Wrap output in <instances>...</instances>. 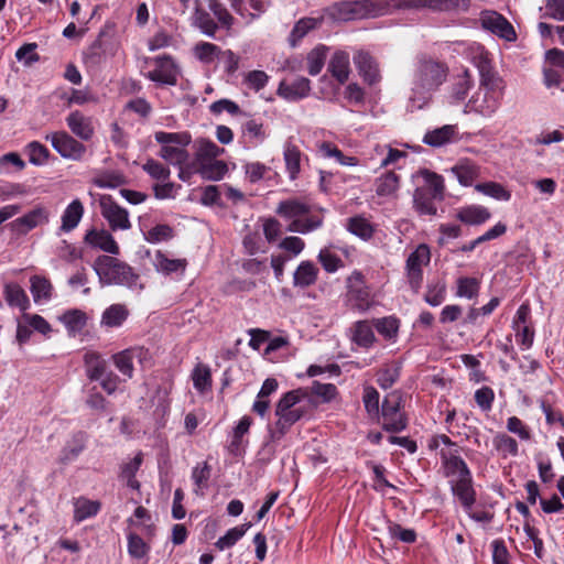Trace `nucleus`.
<instances>
[{"label": "nucleus", "instance_id": "obj_1", "mask_svg": "<svg viewBox=\"0 0 564 564\" xmlns=\"http://www.w3.org/2000/svg\"><path fill=\"white\" fill-rule=\"evenodd\" d=\"M313 400L308 389L297 388L281 395L275 404L276 416L274 435L281 437L300 420L308 415Z\"/></svg>", "mask_w": 564, "mask_h": 564}, {"label": "nucleus", "instance_id": "obj_2", "mask_svg": "<svg viewBox=\"0 0 564 564\" xmlns=\"http://www.w3.org/2000/svg\"><path fill=\"white\" fill-rule=\"evenodd\" d=\"M312 206L304 199L289 198L279 203L275 213L290 220V232L308 234L323 225V218L311 214Z\"/></svg>", "mask_w": 564, "mask_h": 564}, {"label": "nucleus", "instance_id": "obj_3", "mask_svg": "<svg viewBox=\"0 0 564 564\" xmlns=\"http://www.w3.org/2000/svg\"><path fill=\"white\" fill-rule=\"evenodd\" d=\"M94 271L99 283L104 285H124L132 288L137 284L139 275L126 262L110 256H99L94 262Z\"/></svg>", "mask_w": 564, "mask_h": 564}, {"label": "nucleus", "instance_id": "obj_4", "mask_svg": "<svg viewBox=\"0 0 564 564\" xmlns=\"http://www.w3.org/2000/svg\"><path fill=\"white\" fill-rule=\"evenodd\" d=\"M154 139L161 144L159 155L170 164L183 165L189 155L186 147L191 143V135L187 132H164L158 131Z\"/></svg>", "mask_w": 564, "mask_h": 564}, {"label": "nucleus", "instance_id": "obj_5", "mask_svg": "<svg viewBox=\"0 0 564 564\" xmlns=\"http://www.w3.org/2000/svg\"><path fill=\"white\" fill-rule=\"evenodd\" d=\"M346 283V303L350 308L365 313L373 306V296L360 271H354Z\"/></svg>", "mask_w": 564, "mask_h": 564}, {"label": "nucleus", "instance_id": "obj_6", "mask_svg": "<svg viewBox=\"0 0 564 564\" xmlns=\"http://www.w3.org/2000/svg\"><path fill=\"white\" fill-rule=\"evenodd\" d=\"M442 80L451 83L452 94L457 99L465 98L471 83L469 73H423L422 88L435 89Z\"/></svg>", "mask_w": 564, "mask_h": 564}, {"label": "nucleus", "instance_id": "obj_7", "mask_svg": "<svg viewBox=\"0 0 564 564\" xmlns=\"http://www.w3.org/2000/svg\"><path fill=\"white\" fill-rule=\"evenodd\" d=\"M53 149L66 160L82 161L87 148L66 131H56L45 137Z\"/></svg>", "mask_w": 564, "mask_h": 564}, {"label": "nucleus", "instance_id": "obj_8", "mask_svg": "<svg viewBox=\"0 0 564 564\" xmlns=\"http://www.w3.org/2000/svg\"><path fill=\"white\" fill-rule=\"evenodd\" d=\"M431 261V251L427 245L421 243L410 253L405 262L406 278L411 289L415 292L423 282V268Z\"/></svg>", "mask_w": 564, "mask_h": 564}, {"label": "nucleus", "instance_id": "obj_9", "mask_svg": "<svg viewBox=\"0 0 564 564\" xmlns=\"http://www.w3.org/2000/svg\"><path fill=\"white\" fill-rule=\"evenodd\" d=\"M479 21L482 29L501 40L507 42H516L518 39L513 25L501 13L495 10L481 11Z\"/></svg>", "mask_w": 564, "mask_h": 564}, {"label": "nucleus", "instance_id": "obj_10", "mask_svg": "<svg viewBox=\"0 0 564 564\" xmlns=\"http://www.w3.org/2000/svg\"><path fill=\"white\" fill-rule=\"evenodd\" d=\"M100 213L108 221L112 231L128 230L131 228L129 213L119 206L109 195H102L99 199Z\"/></svg>", "mask_w": 564, "mask_h": 564}, {"label": "nucleus", "instance_id": "obj_11", "mask_svg": "<svg viewBox=\"0 0 564 564\" xmlns=\"http://www.w3.org/2000/svg\"><path fill=\"white\" fill-rule=\"evenodd\" d=\"M50 220V212L44 206H36L25 215L14 219L11 224V230L19 234L25 235L30 230L47 224Z\"/></svg>", "mask_w": 564, "mask_h": 564}, {"label": "nucleus", "instance_id": "obj_12", "mask_svg": "<svg viewBox=\"0 0 564 564\" xmlns=\"http://www.w3.org/2000/svg\"><path fill=\"white\" fill-rule=\"evenodd\" d=\"M310 80L296 73H289L279 86L278 93L288 100H296L307 96L310 91Z\"/></svg>", "mask_w": 564, "mask_h": 564}, {"label": "nucleus", "instance_id": "obj_13", "mask_svg": "<svg viewBox=\"0 0 564 564\" xmlns=\"http://www.w3.org/2000/svg\"><path fill=\"white\" fill-rule=\"evenodd\" d=\"M382 427L389 432H400L406 427V419L397 398H386L382 403Z\"/></svg>", "mask_w": 564, "mask_h": 564}, {"label": "nucleus", "instance_id": "obj_14", "mask_svg": "<svg viewBox=\"0 0 564 564\" xmlns=\"http://www.w3.org/2000/svg\"><path fill=\"white\" fill-rule=\"evenodd\" d=\"M65 120L70 132L82 141H89L95 135L93 119L80 111H72Z\"/></svg>", "mask_w": 564, "mask_h": 564}, {"label": "nucleus", "instance_id": "obj_15", "mask_svg": "<svg viewBox=\"0 0 564 564\" xmlns=\"http://www.w3.org/2000/svg\"><path fill=\"white\" fill-rule=\"evenodd\" d=\"M377 7L378 4L373 1L364 0L339 2L334 6V9L336 10L340 18L349 20L364 13L377 14Z\"/></svg>", "mask_w": 564, "mask_h": 564}, {"label": "nucleus", "instance_id": "obj_16", "mask_svg": "<svg viewBox=\"0 0 564 564\" xmlns=\"http://www.w3.org/2000/svg\"><path fill=\"white\" fill-rule=\"evenodd\" d=\"M85 242L93 248L100 249L109 254L117 256L120 253V248L112 235L104 229H91L87 231Z\"/></svg>", "mask_w": 564, "mask_h": 564}, {"label": "nucleus", "instance_id": "obj_17", "mask_svg": "<svg viewBox=\"0 0 564 564\" xmlns=\"http://www.w3.org/2000/svg\"><path fill=\"white\" fill-rule=\"evenodd\" d=\"M144 355L145 351L142 348H129L115 354L112 356V361L123 377L131 379L134 371V359L141 360Z\"/></svg>", "mask_w": 564, "mask_h": 564}, {"label": "nucleus", "instance_id": "obj_18", "mask_svg": "<svg viewBox=\"0 0 564 564\" xmlns=\"http://www.w3.org/2000/svg\"><path fill=\"white\" fill-rule=\"evenodd\" d=\"M441 455L444 474L449 478V480H463L465 478H468L469 480L473 479L471 473L462 457L456 455H446L444 452H442Z\"/></svg>", "mask_w": 564, "mask_h": 564}, {"label": "nucleus", "instance_id": "obj_19", "mask_svg": "<svg viewBox=\"0 0 564 564\" xmlns=\"http://www.w3.org/2000/svg\"><path fill=\"white\" fill-rule=\"evenodd\" d=\"M400 176L394 171H387L375 181L376 194L379 197L394 199L400 188Z\"/></svg>", "mask_w": 564, "mask_h": 564}, {"label": "nucleus", "instance_id": "obj_20", "mask_svg": "<svg viewBox=\"0 0 564 564\" xmlns=\"http://www.w3.org/2000/svg\"><path fill=\"white\" fill-rule=\"evenodd\" d=\"M453 495L459 500L466 512L471 510L476 502V491L473 486V479L469 480H449Z\"/></svg>", "mask_w": 564, "mask_h": 564}, {"label": "nucleus", "instance_id": "obj_21", "mask_svg": "<svg viewBox=\"0 0 564 564\" xmlns=\"http://www.w3.org/2000/svg\"><path fill=\"white\" fill-rule=\"evenodd\" d=\"M3 297L10 307H18L23 313H25L31 305L26 292L14 282L4 284Z\"/></svg>", "mask_w": 564, "mask_h": 564}, {"label": "nucleus", "instance_id": "obj_22", "mask_svg": "<svg viewBox=\"0 0 564 564\" xmlns=\"http://www.w3.org/2000/svg\"><path fill=\"white\" fill-rule=\"evenodd\" d=\"M279 383L274 378L264 380L253 404L252 411L263 417L270 408V395L278 390Z\"/></svg>", "mask_w": 564, "mask_h": 564}, {"label": "nucleus", "instance_id": "obj_23", "mask_svg": "<svg viewBox=\"0 0 564 564\" xmlns=\"http://www.w3.org/2000/svg\"><path fill=\"white\" fill-rule=\"evenodd\" d=\"M129 316V310L124 304H112L107 307L100 319V326L106 328H117L122 326Z\"/></svg>", "mask_w": 564, "mask_h": 564}, {"label": "nucleus", "instance_id": "obj_24", "mask_svg": "<svg viewBox=\"0 0 564 564\" xmlns=\"http://www.w3.org/2000/svg\"><path fill=\"white\" fill-rule=\"evenodd\" d=\"M84 215V206L79 199H74L70 204L67 205L65 210L62 214L61 220V232H70L74 230Z\"/></svg>", "mask_w": 564, "mask_h": 564}, {"label": "nucleus", "instance_id": "obj_25", "mask_svg": "<svg viewBox=\"0 0 564 564\" xmlns=\"http://www.w3.org/2000/svg\"><path fill=\"white\" fill-rule=\"evenodd\" d=\"M456 134V126L446 124L432 131H427L423 137V142L427 145L437 148L452 142Z\"/></svg>", "mask_w": 564, "mask_h": 564}, {"label": "nucleus", "instance_id": "obj_26", "mask_svg": "<svg viewBox=\"0 0 564 564\" xmlns=\"http://www.w3.org/2000/svg\"><path fill=\"white\" fill-rule=\"evenodd\" d=\"M283 158L290 178L292 181L297 178L301 172L302 152L297 145L292 142L291 138L284 144Z\"/></svg>", "mask_w": 564, "mask_h": 564}, {"label": "nucleus", "instance_id": "obj_27", "mask_svg": "<svg viewBox=\"0 0 564 564\" xmlns=\"http://www.w3.org/2000/svg\"><path fill=\"white\" fill-rule=\"evenodd\" d=\"M155 270L162 274H171L174 272H184L187 267L186 259H170L162 251H156L153 258Z\"/></svg>", "mask_w": 564, "mask_h": 564}, {"label": "nucleus", "instance_id": "obj_28", "mask_svg": "<svg viewBox=\"0 0 564 564\" xmlns=\"http://www.w3.org/2000/svg\"><path fill=\"white\" fill-rule=\"evenodd\" d=\"M372 325L378 334L387 341H397L400 329V319L398 317L390 315L381 318H375L372 321Z\"/></svg>", "mask_w": 564, "mask_h": 564}, {"label": "nucleus", "instance_id": "obj_29", "mask_svg": "<svg viewBox=\"0 0 564 564\" xmlns=\"http://www.w3.org/2000/svg\"><path fill=\"white\" fill-rule=\"evenodd\" d=\"M30 291L35 303L48 302L53 295V285L45 276L32 275L30 278Z\"/></svg>", "mask_w": 564, "mask_h": 564}, {"label": "nucleus", "instance_id": "obj_30", "mask_svg": "<svg viewBox=\"0 0 564 564\" xmlns=\"http://www.w3.org/2000/svg\"><path fill=\"white\" fill-rule=\"evenodd\" d=\"M318 268L311 261H303L293 274V284L299 288L313 285L317 280Z\"/></svg>", "mask_w": 564, "mask_h": 564}, {"label": "nucleus", "instance_id": "obj_31", "mask_svg": "<svg viewBox=\"0 0 564 564\" xmlns=\"http://www.w3.org/2000/svg\"><path fill=\"white\" fill-rule=\"evenodd\" d=\"M322 23V19L316 18H302L300 19L289 35V44L292 47L297 46L301 40L311 31L317 29Z\"/></svg>", "mask_w": 564, "mask_h": 564}, {"label": "nucleus", "instance_id": "obj_32", "mask_svg": "<svg viewBox=\"0 0 564 564\" xmlns=\"http://www.w3.org/2000/svg\"><path fill=\"white\" fill-rule=\"evenodd\" d=\"M109 48L110 44L98 37L84 53L86 66L94 67L100 65L110 55Z\"/></svg>", "mask_w": 564, "mask_h": 564}, {"label": "nucleus", "instance_id": "obj_33", "mask_svg": "<svg viewBox=\"0 0 564 564\" xmlns=\"http://www.w3.org/2000/svg\"><path fill=\"white\" fill-rule=\"evenodd\" d=\"M460 184L468 186L479 177L480 169L469 160L460 161L452 169Z\"/></svg>", "mask_w": 564, "mask_h": 564}, {"label": "nucleus", "instance_id": "obj_34", "mask_svg": "<svg viewBox=\"0 0 564 564\" xmlns=\"http://www.w3.org/2000/svg\"><path fill=\"white\" fill-rule=\"evenodd\" d=\"M192 380L194 388L200 393L205 394L212 390V371L209 366L205 364H197L192 371Z\"/></svg>", "mask_w": 564, "mask_h": 564}, {"label": "nucleus", "instance_id": "obj_35", "mask_svg": "<svg viewBox=\"0 0 564 564\" xmlns=\"http://www.w3.org/2000/svg\"><path fill=\"white\" fill-rule=\"evenodd\" d=\"M99 510V501L79 497L74 501V520L76 522H82L90 517L96 516Z\"/></svg>", "mask_w": 564, "mask_h": 564}, {"label": "nucleus", "instance_id": "obj_36", "mask_svg": "<svg viewBox=\"0 0 564 564\" xmlns=\"http://www.w3.org/2000/svg\"><path fill=\"white\" fill-rule=\"evenodd\" d=\"M490 212L484 206H469L458 212L457 218L467 225H480L490 218Z\"/></svg>", "mask_w": 564, "mask_h": 564}, {"label": "nucleus", "instance_id": "obj_37", "mask_svg": "<svg viewBox=\"0 0 564 564\" xmlns=\"http://www.w3.org/2000/svg\"><path fill=\"white\" fill-rule=\"evenodd\" d=\"M372 326L368 321H359L354 325L352 340L360 347L369 348L376 341Z\"/></svg>", "mask_w": 564, "mask_h": 564}, {"label": "nucleus", "instance_id": "obj_38", "mask_svg": "<svg viewBox=\"0 0 564 564\" xmlns=\"http://www.w3.org/2000/svg\"><path fill=\"white\" fill-rule=\"evenodd\" d=\"M86 376L89 380L99 378L104 370L108 368L106 360L96 351H86L84 355Z\"/></svg>", "mask_w": 564, "mask_h": 564}, {"label": "nucleus", "instance_id": "obj_39", "mask_svg": "<svg viewBox=\"0 0 564 564\" xmlns=\"http://www.w3.org/2000/svg\"><path fill=\"white\" fill-rule=\"evenodd\" d=\"M223 153L224 149L219 148L214 142L206 139H200L196 142L195 165L209 160H215Z\"/></svg>", "mask_w": 564, "mask_h": 564}, {"label": "nucleus", "instance_id": "obj_40", "mask_svg": "<svg viewBox=\"0 0 564 564\" xmlns=\"http://www.w3.org/2000/svg\"><path fill=\"white\" fill-rule=\"evenodd\" d=\"M492 444L502 457H516L519 454L518 442L507 433H497L492 438Z\"/></svg>", "mask_w": 564, "mask_h": 564}, {"label": "nucleus", "instance_id": "obj_41", "mask_svg": "<svg viewBox=\"0 0 564 564\" xmlns=\"http://www.w3.org/2000/svg\"><path fill=\"white\" fill-rule=\"evenodd\" d=\"M438 199L434 195L429 194L427 191L415 189L413 194L414 208L420 215L434 216L436 214V206L434 200Z\"/></svg>", "mask_w": 564, "mask_h": 564}, {"label": "nucleus", "instance_id": "obj_42", "mask_svg": "<svg viewBox=\"0 0 564 564\" xmlns=\"http://www.w3.org/2000/svg\"><path fill=\"white\" fill-rule=\"evenodd\" d=\"M195 166L196 171L206 180L218 181L227 172V165L223 161L216 159L203 162Z\"/></svg>", "mask_w": 564, "mask_h": 564}, {"label": "nucleus", "instance_id": "obj_43", "mask_svg": "<svg viewBox=\"0 0 564 564\" xmlns=\"http://www.w3.org/2000/svg\"><path fill=\"white\" fill-rule=\"evenodd\" d=\"M318 152L324 158H333L339 164L346 166H356L358 165V159L356 156H347L345 155L335 144L330 142H322L318 144Z\"/></svg>", "mask_w": 564, "mask_h": 564}, {"label": "nucleus", "instance_id": "obj_44", "mask_svg": "<svg viewBox=\"0 0 564 564\" xmlns=\"http://www.w3.org/2000/svg\"><path fill=\"white\" fill-rule=\"evenodd\" d=\"M347 229L364 240L370 239L375 232L373 226L362 216H355L349 218L347 223Z\"/></svg>", "mask_w": 564, "mask_h": 564}, {"label": "nucleus", "instance_id": "obj_45", "mask_svg": "<svg viewBox=\"0 0 564 564\" xmlns=\"http://www.w3.org/2000/svg\"><path fill=\"white\" fill-rule=\"evenodd\" d=\"M425 184L417 189L427 191L429 194L438 197V200H442L444 197V180L441 175H437L430 171L422 172Z\"/></svg>", "mask_w": 564, "mask_h": 564}, {"label": "nucleus", "instance_id": "obj_46", "mask_svg": "<svg viewBox=\"0 0 564 564\" xmlns=\"http://www.w3.org/2000/svg\"><path fill=\"white\" fill-rule=\"evenodd\" d=\"M193 25L198 28L205 35L215 36L217 24L213 21L209 13L198 6L193 14Z\"/></svg>", "mask_w": 564, "mask_h": 564}, {"label": "nucleus", "instance_id": "obj_47", "mask_svg": "<svg viewBox=\"0 0 564 564\" xmlns=\"http://www.w3.org/2000/svg\"><path fill=\"white\" fill-rule=\"evenodd\" d=\"M247 433V416H242L239 420L238 425L235 427L230 442L228 444V451L234 456H242L243 454V446H242V438L245 434Z\"/></svg>", "mask_w": 564, "mask_h": 564}, {"label": "nucleus", "instance_id": "obj_48", "mask_svg": "<svg viewBox=\"0 0 564 564\" xmlns=\"http://www.w3.org/2000/svg\"><path fill=\"white\" fill-rule=\"evenodd\" d=\"M400 365L389 364L384 365L377 372V382L382 389L391 388L400 377Z\"/></svg>", "mask_w": 564, "mask_h": 564}, {"label": "nucleus", "instance_id": "obj_49", "mask_svg": "<svg viewBox=\"0 0 564 564\" xmlns=\"http://www.w3.org/2000/svg\"><path fill=\"white\" fill-rule=\"evenodd\" d=\"M456 296L464 299H475L480 289V282L476 278L462 276L457 279Z\"/></svg>", "mask_w": 564, "mask_h": 564}, {"label": "nucleus", "instance_id": "obj_50", "mask_svg": "<svg viewBox=\"0 0 564 564\" xmlns=\"http://www.w3.org/2000/svg\"><path fill=\"white\" fill-rule=\"evenodd\" d=\"M476 191L484 195L490 196L497 200L508 202L511 198V193L503 185L496 182L480 183L475 186Z\"/></svg>", "mask_w": 564, "mask_h": 564}, {"label": "nucleus", "instance_id": "obj_51", "mask_svg": "<svg viewBox=\"0 0 564 564\" xmlns=\"http://www.w3.org/2000/svg\"><path fill=\"white\" fill-rule=\"evenodd\" d=\"M61 321L69 332H79L85 327L87 317L79 310H69L62 315Z\"/></svg>", "mask_w": 564, "mask_h": 564}, {"label": "nucleus", "instance_id": "obj_52", "mask_svg": "<svg viewBox=\"0 0 564 564\" xmlns=\"http://www.w3.org/2000/svg\"><path fill=\"white\" fill-rule=\"evenodd\" d=\"M86 435L77 433L73 436L72 441L63 449V462L74 460L85 448Z\"/></svg>", "mask_w": 564, "mask_h": 564}, {"label": "nucleus", "instance_id": "obj_53", "mask_svg": "<svg viewBox=\"0 0 564 564\" xmlns=\"http://www.w3.org/2000/svg\"><path fill=\"white\" fill-rule=\"evenodd\" d=\"M329 52V47L318 44L307 54L308 70H322L325 65Z\"/></svg>", "mask_w": 564, "mask_h": 564}, {"label": "nucleus", "instance_id": "obj_54", "mask_svg": "<svg viewBox=\"0 0 564 564\" xmlns=\"http://www.w3.org/2000/svg\"><path fill=\"white\" fill-rule=\"evenodd\" d=\"M247 532V524L235 527L226 532V534L217 540L216 547L220 551L235 545Z\"/></svg>", "mask_w": 564, "mask_h": 564}, {"label": "nucleus", "instance_id": "obj_55", "mask_svg": "<svg viewBox=\"0 0 564 564\" xmlns=\"http://www.w3.org/2000/svg\"><path fill=\"white\" fill-rule=\"evenodd\" d=\"M173 236L174 230L170 225L160 224L149 229L144 234V239L150 243H159L172 239Z\"/></svg>", "mask_w": 564, "mask_h": 564}, {"label": "nucleus", "instance_id": "obj_56", "mask_svg": "<svg viewBox=\"0 0 564 564\" xmlns=\"http://www.w3.org/2000/svg\"><path fill=\"white\" fill-rule=\"evenodd\" d=\"M220 51L217 45L208 42H202L195 45L194 55L203 63H212L218 58Z\"/></svg>", "mask_w": 564, "mask_h": 564}, {"label": "nucleus", "instance_id": "obj_57", "mask_svg": "<svg viewBox=\"0 0 564 564\" xmlns=\"http://www.w3.org/2000/svg\"><path fill=\"white\" fill-rule=\"evenodd\" d=\"M433 10L441 12H466L471 4V0H433Z\"/></svg>", "mask_w": 564, "mask_h": 564}, {"label": "nucleus", "instance_id": "obj_58", "mask_svg": "<svg viewBox=\"0 0 564 564\" xmlns=\"http://www.w3.org/2000/svg\"><path fill=\"white\" fill-rule=\"evenodd\" d=\"M468 56L478 70H489L491 68L489 54L482 46H471Z\"/></svg>", "mask_w": 564, "mask_h": 564}, {"label": "nucleus", "instance_id": "obj_59", "mask_svg": "<svg viewBox=\"0 0 564 564\" xmlns=\"http://www.w3.org/2000/svg\"><path fill=\"white\" fill-rule=\"evenodd\" d=\"M508 432L516 434L521 441L529 442L532 438L531 429L518 416H510L507 420Z\"/></svg>", "mask_w": 564, "mask_h": 564}, {"label": "nucleus", "instance_id": "obj_60", "mask_svg": "<svg viewBox=\"0 0 564 564\" xmlns=\"http://www.w3.org/2000/svg\"><path fill=\"white\" fill-rule=\"evenodd\" d=\"M93 183L99 188H116L124 184V177L117 172H107L97 175Z\"/></svg>", "mask_w": 564, "mask_h": 564}, {"label": "nucleus", "instance_id": "obj_61", "mask_svg": "<svg viewBox=\"0 0 564 564\" xmlns=\"http://www.w3.org/2000/svg\"><path fill=\"white\" fill-rule=\"evenodd\" d=\"M150 547L149 545L135 533L128 535V553L133 558L144 557Z\"/></svg>", "mask_w": 564, "mask_h": 564}, {"label": "nucleus", "instance_id": "obj_62", "mask_svg": "<svg viewBox=\"0 0 564 564\" xmlns=\"http://www.w3.org/2000/svg\"><path fill=\"white\" fill-rule=\"evenodd\" d=\"M311 393L321 398L323 402H330L337 397L338 390L333 383L313 381L311 386Z\"/></svg>", "mask_w": 564, "mask_h": 564}, {"label": "nucleus", "instance_id": "obj_63", "mask_svg": "<svg viewBox=\"0 0 564 564\" xmlns=\"http://www.w3.org/2000/svg\"><path fill=\"white\" fill-rule=\"evenodd\" d=\"M94 381H98L102 390L111 395L118 390L121 379L113 371L106 368L104 373H101L100 377L96 378Z\"/></svg>", "mask_w": 564, "mask_h": 564}, {"label": "nucleus", "instance_id": "obj_64", "mask_svg": "<svg viewBox=\"0 0 564 564\" xmlns=\"http://www.w3.org/2000/svg\"><path fill=\"white\" fill-rule=\"evenodd\" d=\"M362 402L368 414L375 416L379 414V392L373 387L364 388Z\"/></svg>", "mask_w": 564, "mask_h": 564}]
</instances>
